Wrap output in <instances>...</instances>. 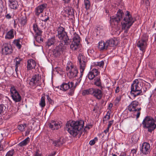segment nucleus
Segmentation results:
<instances>
[{
	"label": "nucleus",
	"instance_id": "f257e3e1",
	"mask_svg": "<svg viewBox=\"0 0 156 156\" xmlns=\"http://www.w3.org/2000/svg\"><path fill=\"white\" fill-rule=\"evenodd\" d=\"M122 19L121 23L122 28L125 30V33H127L130 27L136 21V18L133 17L130 12L127 11L124 14L122 10L119 9L116 15L110 17V21L112 24L117 25Z\"/></svg>",
	"mask_w": 156,
	"mask_h": 156
},
{
	"label": "nucleus",
	"instance_id": "f03ea898",
	"mask_svg": "<svg viewBox=\"0 0 156 156\" xmlns=\"http://www.w3.org/2000/svg\"><path fill=\"white\" fill-rule=\"evenodd\" d=\"M150 84L144 80L138 78L135 79L133 82L131 86V93L134 97L143 94L142 89L144 86L145 87L143 88V91L145 93L147 90V88L150 86Z\"/></svg>",
	"mask_w": 156,
	"mask_h": 156
},
{
	"label": "nucleus",
	"instance_id": "7ed1b4c3",
	"mask_svg": "<svg viewBox=\"0 0 156 156\" xmlns=\"http://www.w3.org/2000/svg\"><path fill=\"white\" fill-rule=\"evenodd\" d=\"M84 124V122L82 120L68 122L66 124V128L68 133L73 136H76L78 134L80 136Z\"/></svg>",
	"mask_w": 156,
	"mask_h": 156
},
{
	"label": "nucleus",
	"instance_id": "20e7f679",
	"mask_svg": "<svg viewBox=\"0 0 156 156\" xmlns=\"http://www.w3.org/2000/svg\"><path fill=\"white\" fill-rule=\"evenodd\" d=\"M78 60L79 62L80 70V73L79 78L77 79L76 80V82L74 86L73 85V88L71 90L70 94L73 95L74 93V91L77 86L80 83L82 76L86 67L87 61V59L85 57V56L82 54H80L79 55L78 57Z\"/></svg>",
	"mask_w": 156,
	"mask_h": 156
},
{
	"label": "nucleus",
	"instance_id": "39448f33",
	"mask_svg": "<svg viewBox=\"0 0 156 156\" xmlns=\"http://www.w3.org/2000/svg\"><path fill=\"white\" fill-rule=\"evenodd\" d=\"M98 48L101 51L110 49L112 48H114L118 44V42L115 38H110L106 41H100L98 44Z\"/></svg>",
	"mask_w": 156,
	"mask_h": 156
},
{
	"label": "nucleus",
	"instance_id": "423d86ee",
	"mask_svg": "<svg viewBox=\"0 0 156 156\" xmlns=\"http://www.w3.org/2000/svg\"><path fill=\"white\" fill-rule=\"evenodd\" d=\"M82 94L83 96L91 95L98 100L101 99L103 96L102 91L98 88H90L85 90L82 91Z\"/></svg>",
	"mask_w": 156,
	"mask_h": 156
},
{
	"label": "nucleus",
	"instance_id": "0eeeda50",
	"mask_svg": "<svg viewBox=\"0 0 156 156\" xmlns=\"http://www.w3.org/2000/svg\"><path fill=\"white\" fill-rule=\"evenodd\" d=\"M143 126L145 129H147L148 131L151 133L156 128V125L154 119L151 117L147 116L142 122Z\"/></svg>",
	"mask_w": 156,
	"mask_h": 156
},
{
	"label": "nucleus",
	"instance_id": "6e6552de",
	"mask_svg": "<svg viewBox=\"0 0 156 156\" xmlns=\"http://www.w3.org/2000/svg\"><path fill=\"white\" fill-rule=\"evenodd\" d=\"M57 31L58 38L60 40H63L61 41V42L65 44L66 45L69 44L71 41L69 39L67 33L65 31V28L60 26L58 28Z\"/></svg>",
	"mask_w": 156,
	"mask_h": 156
},
{
	"label": "nucleus",
	"instance_id": "1a4fd4ad",
	"mask_svg": "<svg viewBox=\"0 0 156 156\" xmlns=\"http://www.w3.org/2000/svg\"><path fill=\"white\" fill-rule=\"evenodd\" d=\"M139 102L137 101H134L129 105L128 107V110L130 112H134V115L136 116L137 119L140 117V108H138L139 105Z\"/></svg>",
	"mask_w": 156,
	"mask_h": 156
},
{
	"label": "nucleus",
	"instance_id": "9d476101",
	"mask_svg": "<svg viewBox=\"0 0 156 156\" xmlns=\"http://www.w3.org/2000/svg\"><path fill=\"white\" fill-rule=\"evenodd\" d=\"M56 45V47L53 50V54L55 57H58L66 49V45L65 44L62 43L61 41H58Z\"/></svg>",
	"mask_w": 156,
	"mask_h": 156
},
{
	"label": "nucleus",
	"instance_id": "9b49d317",
	"mask_svg": "<svg viewBox=\"0 0 156 156\" xmlns=\"http://www.w3.org/2000/svg\"><path fill=\"white\" fill-rule=\"evenodd\" d=\"M148 40V37L146 34H144L141 37V39L139 40L137 44V47L139 48L140 50L144 53L147 47V42Z\"/></svg>",
	"mask_w": 156,
	"mask_h": 156
},
{
	"label": "nucleus",
	"instance_id": "f8f14e48",
	"mask_svg": "<svg viewBox=\"0 0 156 156\" xmlns=\"http://www.w3.org/2000/svg\"><path fill=\"white\" fill-rule=\"evenodd\" d=\"M80 38L79 36L76 34H74L71 44L70 45V48L73 51H76L80 47Z\"/></svg>",
	"mask_w": 156,
	"mask_h": 156
},
{
	"label": "nucleus",
	"instance_id": "ddd939ff",
	"mask_svg": "<svg viewBox=\"0 0 156 156\" xmlns=\"http://www.w3.org/2000/svg\"><path fill=\"white\" fill-rule=\"evenodd\" d=\"M11 96L12 100L16 102H20L21 100V97L17 91L15 87L11 86L10 88Z\"/></svg>",
	"mask_w": 156,
	"mask_h": 156
},
{
	"label": "nucleus",
	"instance_id": "4468645a",
	"mask_svg": "<svg viewBox=\"0 0 156 156\" xmlns=\"http://www.w3.org/2000/svg\"><path fill=\"white\" fill-rule=\"evenodd\" d=\"M41 76L39 74H35L33 75L29 82V84L32 87H35L41 85Z\"/></svg>",
	"mask_w": 156,
	"mask_h": 156
},
{
	"label": "nucleus",
	"instance_id": "2eb2a0df",
	"mask_svg": "<svg viewBox=\"0 0 156 156\" xmlns=\"http://www.w3.org/2000/svg\"><path fill=\"white\" fill-rule=\"evenodd\" d=\"M67 71H69L68 75L70 79L76 77L78 73V71L76 67L72 65H69L66 67Z\"/></svg>",
	"mask_w": 156,
	"mask_h": 156
},
{
	"label": "nucleus",
	"instance_id": "dca6fc26",
	"mask_svg": "<svg viewBox=\"0 0 156 156\" xmlns=\"http://www.w3.org/2000/svg\"><path fill=\"white\" fill-rule=\"evenodd\" d=\"M73 83L72 82H69L68 83H63L60 85V87L58 86V88L60 87V89L63 91H66L69 89L70 90L68 94L69 95L72 96L73 95L70 94V93L71 90L73 87Z\"/></svg>",
	"mask_w": 156,
	"mask_h": 156
},
{
	"label": "nucleus",
	"instance_id": "f3484780",
	"mask_svg": "<svg viewBox=\"0 0 156 156\" xmlns=\"http://www.w3.org/2000/svg\"><path fill=\"white\" fill-rule=\"evenodd\" d=\"M2 50L3 54L6 55L11 54L12 52L13 49L10 44L5 43L3 44Z\"/></svg>",
	"mask_w": 156,
	"mask_h": 156
},
{
	"label": "nucleus",
	"instance_id": "a211bd4d",
	"mask_svg": "<svg viewBox=\"0 0 156 156\" xmlns=\"http://www.w3.org/2000/svg\"><path fill=\"white\" fill-rule=\"evenodd\" d=\"M62 123L61 122L52 120L49 123V128L52 130L58 129L61 127Z\"/></svg>",
	"mask_w": 156,
	"mask_h": 156
},
{
	"label": "nucleus",
	"instance_id": "6ab92c4d",
	"mask_svg": "<svg viewBox=\"0 0 156 156\" xmlns=\"http://www.w3.org/2000/svg\"><path fill=\"white\" fill-rule=\"evenodd\" d=\"M99 74L98 70L96 69H94L89 72L87 77L90 80H92L98 76Z\"/></svg>",
	"mask_w": 156,
	"mask_h": 156
},
{
	"label": "nucleus",
	"instance_id": "aec40b11",
	"mask_svg": "<svg viewBox=\"0 0 156 156\" xmlns=\"http://www.w3.org/2000/svg\"><path fill=\"white\" fill-rule=\"evenodd\" d=\"M150 146L149 144L147 142H144L140 148V150L143 154H147L150 151Z\"/></svg>",
	"mask_w": 156,
	"mask_h": 156
},
{
	"label": "nucleus",
	"instance_id": "412c9836",
	"mask_svg": "<svg viewBox=\"0 0 156 156\" xmlns=\"http://www.w3.org/2000/svg\"><path fill=\"white\" fill-rule=\"evenodd\" d=\"M47 5L46 3L43 4L39 5L35 9V14L36 15L39 16L40 13H42L44 9L46 8Z\"/></svg>",
	"mask_w": 156,
	"mask_h": 156
},
{
	"label": "nucleus",
	"instance_id": "4be33fe9",
	"mask_svg": "<svg viewBox=\"0 0 156 156\" xmlns=\"http://www.w3.org/2000/svg\"><path fill=\"white\" fill-rule=\"evenodd\" d=\"M9 6L10 8L13 9L18 8L19 5L17 0H9Z\"/></svg>",
	"mask_w": 156,
	"mask_h": 156
},
{
	"label": "nucleus",
	"instance_id": "5701e85b",
	"mask_svg": "<svg viewBox=\"0 0 156 156\" xmlns=\"http://www.w3.org/2000/svg\"><path fill=\"white\" fill-rule=\"evenodd\" d=\"M36 66L35 62L32 59L28 60L27 61V70H31L34 69Z\"/></svg>",
	"mask_w": 156,
	"mask_h": 156
},
{
	"label": "nucleus",
	"instance_id": "b1692460",
	"mask_svg": "<svg viewBox=\"0 0 156 156\" xmlns=\"http://www.w3.org/2000/svg\"><path fill=\"white\" fill-rule=\"evenodd\" d=\"M56 40L55 37H52L49 39L46 42V46L48 47L51 46L52 45H56Z\"/></svg>",
	"mask_w": 156,
	"mask_h": 156
},
{
	"label": "nucleus",
	"instance_id": "393cba45",
	"mask_svg": "<svg viewBox=\"0 0 156 156\" xmlns=\"http://www.w3.org/2000/svg\"><path fill=\"white\" fill-rule=\"evenodd\" d=\"M14 31L13 29H11L9 30L5 36V38L9 39H13L14 37Z\"/></svg>",
	"mask_w": 156,
	"mask_h": 156
},
{
	"label": "nucleus",
	"instance_id": "a878e982",
	"mask_svg": "<svg viewBox=\"0 0 156 156\" xmlns=\"http://www.w3.org/2000/svg\"><path fill=\"white\" fill-rule=\"evenodd\" d=\"M21 40L20 38L15 39L12 42L13 44L19 49H21L22 47L21 44L22 42L21 41Z\"/></svg>",
	"mask_w": 156,
	"mask_h": 156
},
{
	"label": "nucleus",
	"instance_id": "bb28decb",
	"mask_svg": "<svg viewBox=\"0 0 156 156\" xmlns=\"http://www.w3.org/2000/svg\"><path fill=\"white\" fill-rule=\"evenodd\" d=\"M93 84L98 87H101V81L99 76L94 79Z\"/></svg>",
	"mask_w": 156,
	"mask_h": 156
},
{
	"label": "nucleus",
	"instance_id": "cd10ccee",
	"mask_svg": "<svg viewBox=\"0 0 156 156\" xmlns=\"http://www.w3.org/2000/svg\"><path fill=\"white\" fill-rule=\"evenodd\" d=\"M33 29L34 31L36 33L35 34L40 35L42 34V31L38 27L37 25L36 24L34 23L33 24Z\"/></svg>",
	"mask_w": 156,
	"mask_h": 156
},
{
	"label": "nucleus",
	"instance_id": "c85d7f7f",
	"mask_svg": "<svg viewBox=\"0 0 156 156\" xmlns=\"http://www.w3.org/2000/svg\"><path fill=\"white\" fill-rule=\"evenodd\" d=\"M30 138L29 137H27L19 143L18 145L20 147H23L26 146L30 142Z\"/></svg>",
	"mask_w": 156,
	"mask_h": 156
},
{
	"label": "nucleus",
	"instance_id": "c756f323",
	"mask_svg": "<svg viewBox=\"0 0 156 156\" xmlns=\"http://www.w3.org/2000/svg\"><path fill=\"white\" fill-rule=\"evenodd\" d=\"M21 60L22 59L18 57H16L14 61H15L16 62L15 70L16 72H17V70H18V67L19 66V65L20 64V63Z\"/></svg>",
	"mask_w": 156,
	"mask_h": 156
},
{
	"label": "nucleus",
	"instance_id": "7c9ffc66",
	"mask_svg": "<svg viewBox=\"0 0 156 156\" xmlns=\"http://www.w3.org/2000/svg\"><path fill=\"white\" fill-rule=\"evenodd\" d=\"M19 20L20 24L21 26H24L27 23V17L25 16L21 17Z\"/></svg>",
	"mask_w": 156,
	"mask_h": 156
},
{
	"label": "nucleus",
	"instance_id": "2f4dec72",
	"mask_svg": "<svg viewBox=\"0 0 156 156\" xmlns=\"http://www.w3.org/2000/svg\"><path fill=\"white\" fill-rule=\"evenodd\" d=\"M53 144L54 146L58 147L62 145L63 144V142L61 139H58L56 140H54Z\"/></svg>",
	"mask_w": 156,
	"mask_h": 156
},
{
	"label": "nucleus",
	"instance_id": "473e14b6",
	"mask_svg": "<svg viewBox=\"0 0 156 156\" xmlns=\"http://www.w3.org/2000/svg\"><path fill=\"white\" fill-rule=\"evenodd\" d=\"M45 98L44 96H42L41 97L39 105L42 108H44L45 105Z\"/></svg>",
	"mask_w": 156,
	"mask_h": 156
},
{
	"label": "nucleus",
	"instance_id": "72a5a7b5",
	"mask_svg": "<svg viewBox=\"0 0 156 156\" xmlns=\"http://www.w3.org/2000/svg\"><path fill=\"white\" fill-rule=\"evenodd\" d=\"M139 140V137L136 134H133L131 140L132 142L134 143H136Z\"/></svg>",
	"mask_w": 156,
	"mask_h": 156
},
{
	"label": "nucleus",
	"instance_id": "f704fd0d",
	"mask_svg": "<svg viewBox=\"0 0 156 156\" xmlns=\"http://www.w3.org/2000/svg\"><path fill=\"white\" fill-rule=\"evenodd\" d=\"M27 127V124L24 123L23 124H20L18 126V129L21 132L24 131L25 129Z\"/></svg>",
	"mask_w": 156,
	"mask_h": 156
},
{
	"label": "nucleus",
	"instance_id": "c9c22d12",
	"mask_svg": "<svg viewBox=\"0 0 156 156\" xmlns=\"http://www.w3.org/2000/svg\"><path fill=\"white\" fill-rule=\"evenodd\" d=\"M41 34H35V38L36 41L39 43H41L43 41V39L41 38Z\"/></svg>",
	"mask_w": 156,
	"mask_h": 156
},
{
	"label": "nucleus",
	"instance_id": "e433bc0d",
	"mask_svg": "<svg viewBox=\"0 0 156 156\" xmlns=\"http://www.w3.org/2000/svg\"><path fill=\"white\" fill-rule=\"evenodd\" d=\"M84 4L86 9H89L90 6V2L89 0H84Z\"/></svg>",
	"mask_w": 156,
	"mask_h": 156
},
{
	"label": "nucleus",
	"instance_id": "4c0bfd02",
	"mask_svg": "<svg viewBox=\"0 0 156 156\" xmlns=\"http://www.w3.org/2000/svg\"><path fill=\"white\" fill-rule=\"evenodd\" d=\"M15 153V151L14 149H11L9 151L6 153L5 156H13Z\"/></svg>",
	"mask_w": 156,
	"mask_h": 156
},
{
	"label": "nucleus",
	"instance_id": "58836bf2",
	"mask_svg": "<svg viewBox=\"0 0 156 156\" xmlns=\"http://www.w3.org/2000/svg\"><path fill=\"white\" fill-rule=\"evenodd\" d=\"M46 97L47 100L48 101L49 104L53 105L54 103V101L51 99L48 94L46 95Z\"/></svg>",
	"mask_w": 156,
	"mask_h": 156
},
{
	"label": "nucleus",
	"instance_id": "ea45409f",
	"mask_svg": "<svg viewBox=\"0 0 156 156\" xmlns=\"http://www.w3.org/2000/svg\"><path fill=\"white\" fill-rule=\"evenodd\" d=\"M98 140V138L96 137L94 139L91 140H90L89 143V144L91 146L94 145L96 142H97Z\"/></svg>",
	"mask_w": 156,
	"mask_h": 156
},
{
	"label": "nucleus",
	"instance_id": "a19ab883",
	"mask_svg": "<svg viewBox=\"0 0 156 156\" xmlns=\"http://www.w3.org/2000/svg\"><path fill=\"white\" fill-rule=\"evenodd\" d=\"M5 108V106L4 104H0V114L4 112Z\"/></svg>",
	"mask_w": 156,
	"mask_h": 156
},
{
	"label": "nucleus",
	"instance_id": "79ce46f5",
	"mask_svg": "<svg viewBox=\"0 0 156 156\" xmlns=\"http://www.w3.org/2000/svg\"><path fill=\"white\" fill-rule=\"evenodd\" d=\"M121 100V97H117L116 98L114 101V104L116 106H118L119 105V103L120 101Z\"/></svg>",
	"mask_w": 156,
	"mask_h": 156
},
{
	"label": "nucleus",
	"instance_id": "37998d69",
	"mask_svg": "<svg viewBox=\"0 0 156 156\" xmlns=\"http://www.w3.org/2000/svg\"><path fill=\"white\" fill-rule=\"evenodd\" d=\"M110 113L108 112L106 115L105 116L103 119V121L104 122L109 120L110 117Z\"/></svg>",
	"mask_w": 156,
	"mask_h": 156
},
{
	"label": "nucleus",
	"instance_id": "c03bdc74",
	"mask_svg": "<svg viewBox=\"0 0 156 156\" xmlns=\"http://www.w3.org/2000/svg\"><path fill=\"white\" fill-rule=\"evenodd\" d=\"M95 65L100 67H103L104 65V62L102 61L100 62H97L95 63Z\"/></svg>",
	"mask_w": 156,
	"mask_h": 156
},
{
	"label": "nucleus",
	"instance_id": "a18cd8bd",
	"mask_svg": "<svg viewBox=\"0 0 156 156\" xmlns=\"http://www.w3.org/2000/svg\"><path fill=\"white\" fill-rule=\"evenodd\" d=\"M34 155V156H41V153L40 152L39 149H37Z\"/></svg>",
	"mask_w": 156,
	"mask_h": 156
},
{
	"label": "nucleus",
	"instance_id": "49530a36",
	"mask_svg": "<svg viewBox=\"0 0 156 156\" xmlns=\"http://www.w3.org/2000/svg\"><path fill=\"white\" fill-rule=\"evenodd\" d=\"M31 129L30 128H28L25 133V135L27 136L29 135Z\"/></svg>",
	"mask_w": 156,
	"mask_h": 156
},
{
	"label": "nucleus",
	"instance_id": "de8ad7c7",
	"mask_svg": "<svg viewBox=\"0 0 156 156\" xmlns=\"http://www.w3.org/2000/svg\"><path fill=\"white\" fill-rule=\"evenodd\" d=\"M113 122H114L113 120H112L109 121L108 122V128H110L111 127V126L112 125V124L113 123Z\"/></svg>",
	"mask_w": 156,
	"mask_h": 156
},
{
	"label": "nucleus",
	"instance_id": "09e8293b",
	"mask_svg": "<svg viewBox=\"0 0 156 156\" xmlns=\"http://www.w3.org/2000/svg\"><path fill=\"white\" fill-rule=\"evenodd\" d=\"M5 17L8 19H9L11 18V15H10V13H7L5 15Z\"/></svg>",
	"mask_w": 156,
	"mask_h": 156
},
{
	"label": "nucleus",
	"instance_id": "8fccbe9b",
	"mask_svg": "<svg viewBox=\"0 0 156 156\" xmlns=\"http://www.w3.org/2000/svg\"><path fill=\"white\" fill-rule=\"evenodd\" d=\"M4 151V146L3 145L1 144V142L0 141V151Z\"/></svg>",
	"mask_w": 156,
	"mask_h": 156
},
{
	"label": "nucleus",
	"instance_id": "3c124183",
	"mask_svg": "<svg viewBox=\"0 0 156 156\" xmlns=\"http://www.w3.org/2000/svg\"><path fill=\"white\" fill-rule=\"evenodd\" d=\"M120 87L119 86L117 87L115 90V92L116 93H118L120 91Z\"/></svg>",
	"mask_w": 156,
	"mask_h": 156
},
{
	"label": "nucleus",
	"instance_id": "603ef678",
	"mask_svg": "<svg viewBox=\"0 0 156 156\" xmlns=\"http://www.w3.org/2000/svg\"><path fill=\"white\" fill-rule=\"evenodd\" d=\"M87 51L89 54V53L91 54L92 53L94 52V51L92 49H89L87 50Z\"/></svg>",
	"mask_w": 156,
	"mask_h": 156
},
{
	"label": "nucleus",
	"instance_id": "864d4df0",
	"mask_svg": "<svg viewBox=\"0 0 156 156\" xmlns=\"http://www.w3.org/2000/svg\"><path fill=\"white\" fill-rule=\"evenodd\" d=\"M65 4H68L71 1V0H62Z\"/></svg>",
	"mask_w": 156,
	"mask_h": 156
},
{
	"label": "nucleus",
	"instance_id": "5fc2aeb1",
	"mask_svg": "<svg viewBox=\"0 0 156 156\" xmlns=\"http://www.w3.org/2000/svg\"><path fill=\"white\" fill-rule=\"evenodd\" d=\"M112 107H113L112 104V103H110L109 105L108 109L109 110H111V109L112 108Z\"/></svg>",
	"mask_w": 156,
	"mask_h": 156
},
{
	"label": "nucleus",
	"instance_id": "6e6d98bb",
	"mask_svg": "<svg viewBox=\"0 0 156 156\" xmlns=\"http://www.w3.org/2000/svg\"><path fill=\"white\" fill-rule=\"evenodd\" d=\"M109 128L107 127V129L104 130V132L106 134L108 132Z\"/></svg>",
	"mask_w": 156,
	"mask_h": 156
},
{
	"label": "nucleus",
	"instance_id": "4d7b16f0",
	"mask_svg": "<svg viewBox=\"0 0 156 156\" xmlns=\"http://www.w3.org/2000/svg\"><path fill=\"white\" fill-rule=\"evenodd\" d=\"M91 125H87V126L85 127L86 128H87V129L88 130L91 127Z\"/></svg>",
	"mask_w": 156,
	"mask_h": 156
},
{
	"label": "nucleus",
	"instance_id": "13d9d810",
	"mask_svg": "<svg viewBox=\"0 0 156 156\" xmlns=\"http://www.w3.org/2000/svg\"><path fill=\"white\" fill-rule=\"evenodd\" d=\"M49 17L48 16L46 19H45L44 20H43V21L44 22H46L48 20H49Z\"/></svg>",
	"mask_w": 156,
	"mask_h": 156
},
{
	"label": "nucleus",
	"instance_id": "bf43d9fd",
	"mask_svg": "<svg viewBox=\"0 0 156 156\" xmlns=\"http://www.w3.org/2000/svg\"><path fill=\"white\" fill-rule=\"evenodd\" d=\"M16 26H17V23H16V21H14V26H13L14 28H16Z\"/></svg>",
	"mask_w": 156,
	"mask_h": 156
},
{
	"label": "nucleus",
	"instance_id": "052dcab7",
	"mask_svg": "<svg viewBox=\"0 0 156 156\" xmlns=\"http://www.w3.org/2000/svg\"><path fill=\"white\" fill-rule=\"evenodd\" d=\"M132 151L133 153H136V151L135 149L132 150Z\"/></svg>",
	"mask_w": 156,
	"mask_h": 156
},
{
	"label": "nucleus",
	"instance_id": "680f3d73",
	"mask_svg": "<svg viewBox=\"0 0 156 156\" xmlns=\"http://www.w3.org/2000/svg\"><path fill=\"white\" fill-rule=\"evenodd\" d=\"M83 132L85 133L87 132V129L85 127L83 129Z\"/></svg>",
	"mask_w": 156,
	"mask_h": 156
},
{
	"label": "nucleus",
	"instance_id": "e2e57ef3",
	"mask_svg": "<svg viewBox=\"0 0 156 156\" xmlns=\"http://www.w3.org/2000/svg\"><path fill=\"white\" fill-rule=\"evenodd\" d=\"M112 156H117V155L113 153H112Z\"/></svg>",
	"mask_w": 156,
	"mask_h": 156
},
{
	"label": "nucleus",
	"instance_id": "0e129e2a",
	"mask_svg": "<svg viewBox=\"0 0 156 156\" xmlns=\"http://www.w3.org/2000/svg\"><path fill=\"white\" fill-rule=\"evenodd\" d=\"M146 3L147 4H149V0H146Z\"/></svg>",
	"mask_w": 156,
	"mask_h": 156
},
{
	"label": "nucleus",
	"instance_id": "69168bd1",
	"mask_svg": "<svg viewBox=\"0 0 156 156\" xmlns=\"http://www.w3.org/2000/svg\"><path fill=\"white\" fill-rule=\"evenodd\" d=\"M155 78H156V70H155Z\"/></svg>",
	"mask_w": 156,
	"mask_h": 156
},
{
	"label": "nucleus",
	"instance_id": "338daca9",
	"mask_svg": "<svg viewBox=\"0 0 156 156\" xmlns=\"http://www.w3.org/2000/svg\"><path fill=\"white\" fill-rule=\"evenodd\" d=\"M155 41H156V37H155Z\"/></svg>",
	"mask_w": 156,
	"mask_h": 156
},
{
	"label": "nucleus",
	"instance_id": "774afa93",
	"mask_svg": "<svg viewBox=\"0 0 156 156\" xmlns=\"http://www.w3.org/2000/svg\"><path fill=\"white\" fill-rule=\"evenodd\" d=\"M1 121V119L0 118V122Z\"/></svg>",
	"mask_w": 156,
	"mask_h": 156
}]
</instances>
